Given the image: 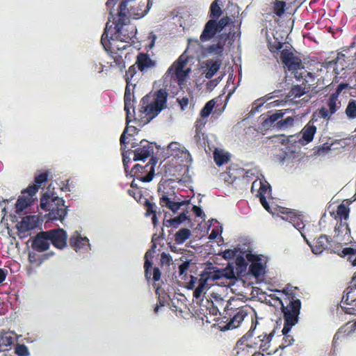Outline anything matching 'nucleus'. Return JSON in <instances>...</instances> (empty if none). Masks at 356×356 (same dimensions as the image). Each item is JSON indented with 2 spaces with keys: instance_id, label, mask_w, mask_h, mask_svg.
Segmentation results:
<instances>
[{
  "instance_id": "obj_1",
  "label": "nucleus",
  "mask_w": 356,
  "mask_h": 356,
  "mask_svg": "<svg viewBox=\"0 0 356 356\" xmlns=\"http://www.w3.org/2000/svg\"><path fill=\"white\" fill-rule=\"evenodd\" d=\"M168 94L163 90H159L154 94L144 96L140 102V108L138 116L135 117V97L134 92L129 86H126L124 102V109L126 112V124L131 122V118L138 122V125L143 127L148 124L165 107Z\"/></svg>"
},
{
  "instance_id": "obj_2",
  "label": "nucleus",
  "mask_w": 356,
  "mask_h": 356,
  "mask_svg": "<svg viewBox=\"0 0 356 356\" xmlns=\"http://www.w3.org/2000/svg\"><path fill=\"white\" fill-rule=\"evenodd\" d=\"M259 323L257 321V316H255V320L252 318V325L249 331L244 334L236 343V346L240 349H244L243 346L249 348H258L259 351L270 354L269 350L270 343L272 337L275 334V330H273L270 333L265 332L261 327H259L257 337L254 338V340L250 339L253 336V333L257 330V326Z\"/></svg>"
},
{
  "instance_id": "obj_3",
  "label": "nucleus",
  "mask_w": 356,
  "mask_h": 356,
  "mask_svg": "<svg viewBox=\"0 0 356 356\" xmlns=\"http://www.w3.org/2000/svg\"><path fill=\"white\" fill-rule=\"evenodd\" d=\"M149 9V0H122L118 10L117 29L123 31L122 25L124 18H141L147 13Z\"/></svg>"
},
{
  "instance_id": "obj_4",
  "label": "nucleus",
  "mask_w": 356,
  "mask_h": 356,
  "mask_svg": "<svg viewBox=\"0 0 356 356\" xmlns=\"http://www.w3.org/2000/svg\"><path fill=\"white\" fill-rule=\"evenodd\" d=\"M40 208L44 211H49L48 218L51 220H59L63 222L67 215V207L65 200L56 196L54 193L47 191L40 197Z\"/></svg>"
},
{
  "instance_id": "obj_5",
  "label": "nucleus",
  "mask_w": 356,
  "mask_h": 356,
  "mask_svg": "<svg viewBox=\"0 0 356 356\" xmlns=\"http://www.w3.org/2000/svg\"><path fill=\"white\" fill-rule=\"evenodd\" d=\"M286 293L289 301L286 306L282 303V312L284 314V325L282 330V334H288L291 327L295 325L298 321V315L301 307V302L299 299H295L292 293L288 292V287L283 290Z\"/></svg>"
},
{
  "instance_id": "obj_6",
  "label": "nucleus",
  "mask_w": 356,
  "mask_h": 356,
  "mask_svg": "<svg viewBox=\"0 0 356 356\" xmlns=\"http://www.w3.org/2000/svg\"><path fill=\"white\" fill-rule=\"evenodd\" d=\"M233 277V271L230 272V275H226L222 270L216 269V268L206 269L200 275L199 284L194 290L193 297L196 299L200 298L204 291L208 289L210 286L213 285L211 282L219 280L222 278H232Z\"/></svg>"
},
{
  "instance_id": "obj_7",
  "label": "nucleus",
  "mask_w": 356,
  "mask_h": 356,
  "mask_svg": "<svg viewBox=\"0 0 356 356\" xmlns=\"http://www.w3.org/2000/svg\"><path fill=\"white\" fill-rule=\"evenodd\" d=\"M186 65V60L180 56L168 68L165 74V80L169 81L170 83H177L179 86H181L191 71L189 68L184 70Z\"/></svg>"
},
{
  "instance_id": "obj_8",
  "label": "nucleus",
  "mask_w": 356,
  "mask_h": 356,
  "mask_svg": "<svg viewBox=\"0 0 356 356\" xmlns=\"http://www.w3.org/2000/svg\"><path fill=\"white\" fill-rule=\"evenodd\" d=\"M157 162L156 159L152 157L145 165L136 164L130 170L131 177L143 182H149L154 176V166Z\"/></svg>"
},
{
  "instance_id": "obj_9",
  "label": "nucleus",
  "mask_w": 356,
  "mask_h": 356,
  "mask_svg": "<svg viewBox=\"0 0 356 356\" xmlns=\"http://www.w3.org/2000/svg\"><path fill=\"white\" fill-rule=\"evenodd\" d=\"M156 248V245L153 243L152 248L145 254V277L148 282L152 280L156 282L160 280L161 275L159 268L158 267L152 268V262L149 260L154 257Z\"/></svg>"
},
{
  "instance_id": "obj_10",
  "label": "nucleus",
  "mask_w": 356,
  "mask_h": 356,
  "mask_svg": "<svg viewBox=\"0 0 356 356\" xmlns=\"http://www.w3.org/2000/svg\"><path fill=\"white\" fill-rule=\"evenodd\" d=\"M167 153L177 160V163L184 165V162L189 163L192 158L189 152L177 142H172L168 146Z\"/></svg>"
},
{
  "instance_id": "obj_11",
  "label": "nucleus",
  "mask_w": 356,
  "mask_h": 356,
  "mask_svg": "<svg viewBox=\"0 0 356 356\" xmlns=\"http://www.w3.org/2000/svg\"><path fill=\"white\" fill-rule=\"evenodd\" d=\"M51 172L49 170H38L35 173L33 184H29L26 188L23 189L21 193H29L31 195H35L42 185L48 181Z\"/></svg>"
},
{
  "instance_id": "obj_12",
  "label": "nucleus",
  "mask_w": 356,
  "mask_h": 356,
  "mask_svg": "<svg viewBox=\"0 0 356 356\" xmlns=\"http://www.w3.org/2000/svg\"><path fill=\"white\" fill-rule=\"evenodd\" d=\"M131 147H136L133 150L134 161H144L145 159L150 156L154 152L153 143H149L146 140H142L139 144L136 145L133 143Z\"/></svg>"
},
{
  "instance_id": "obj_13",
  "label": "nucleus",
  "mask_w": 356,
  "mask_h": 356,
  "mask_svg": "<svg viewBox=\"0 0 356 356\" xmlns=\"http://www.w3.org/2000/svg\"><path fill=\"white\" fill-rule=\"evenodd\" d=\"M280 58L289 71L304 70L300 58L294 56L293 53L289 50L283 49L281 51Z\"/></svg>"
},
{
  "instance_id": "obj_14",
  "label": "nucleus",
  "mask_w": 356,
  "mask_h": 356,
  "mask_svg": "<svg viewBox=\"0 0 356 356\" xmlns=\"http://www.w3.org/2000/svg\"><path fill=\"white\" fill-rule=\"evenodd\" d=\"M51 243L56 248L63 250L67 246V234L62 228L47 231Z\"/></svg>"
},
{
  "instance_id": "obj_15",
  "label": "nucleus",
  "mask_w": 356,
  "mask_h": 356,
  "mask_svg": "<svg viewBox=\"0 0 356 356\" xmlns=\"http://www.w3.org/2000/svg\"><path fill=\"white\" fill-rule=\"evenodd\" d=\"M245 258L248 261L251 262L249 266L250 274L255 277H258L263 274L265 266L261 262L260 255L249 252L246 254Z\"/></svg>"
},
{
  "instance_id": "obj_16",
  "label": "nucleus",
  "mask_w": 356,
  "mask_h": 356,
  "mask_svg": "<svg viewBox=\"0 0 356 356\" xmlns=\"http://www.w3.org/2000/svg\"><path fill=\"white\" fill-rule=\"evenodd\" d=\"M327 106L328 108L325 107H321L318 109V115L323 119H330V116L334 114L337 111L341 106V102L338 99V97H336L333 95H330L327 102Z\"/></svg>"
},
{
  "instance_id": "obj_17",
  "label": "nucleus",
  "mask_w": 356,
  "mask_h": 356,
  "mask_svg": "<svg viewBox=\"0 0 356 356\" xmlns=\"http://www.w3.org/2000/svg\"><path fill=\"white\" fill-rule=\"evenodd\" d=\"M129 18L123 19V24L122 25V28L123 31H120L116 27V20L114 22L115 27L114 29L115 31L116 38H119L121 41L123 42H129L132 40L136 34V29L132 25H127V20Z\"/></svg>"
},
{
  "instance_id": "obj_18",
  "label": "nucleus",
  "mask_w": 356,
  "mask_h": 356,
  "mask_svg": "<svg viewBox=\"0 0 356 356\" xmlns=\"http://www.w3.org/2000/svg\"><path fill=\"white\" fill-rule=\"evenodd\" d=\"M250 309V307L245 305L234 310L232 318L226 325L227 329L229 330L238 327L244 318L248 316Z\"/></svg>"
},
{
  "instance_id": "obj_19",
  "label": "nucleus",
  "mask_w": 356,
  "mask_h": 356,
  "mask_svg": "<svg viewBox=\"0 0 356 356\" xmlns=\"http://www.w3.org/2000/svg\"><path fill=\"white\" fill-rule=\"evenodd\" d=\"M32 248L42 252L49 250L50 241L47 231H42L36 234L32 242Z\"/></svg>"
},
{
  "instance_id": "obj_20",
  "label": "nucleus",
  "mask_w": 356,
  "mask_h": 356,
  "mask_svg": "<svg viewBox=\"0 0 356 356\" xmlns=\"http://www.w3.org/2000/svg\"><path fill=\"white\" fill-rule=\"evenodd\" d=\"M135 65H136L138 70L145 73L154 68L156 65V62L152 60L148 54L139 53L136 57Z\"/></svg>"
},
{
  "instance_id": "obj_21",
  "label": "nucleus",
  "mask_w": 356,
  "mask_h": 356,
  "mask_svg": "<svg viewBox=\"0 0 356 356\" xmlns=\"http://www.w3.org/2000/svg\"><path fill=\"white\" fill-rule=\"evenodd\" d=\"M174 195H166L163 193L159 197V204L161 207H166L173 213L177 212L180 207L185 204L184 201H176Z\"/></svg>"
},
{
  "instance_id": "obj_22",
  "label": "nucleus",
  "mask_w": 356,
  "mask_h": 356,
  "mask_svg": "<svg viewBox=\"0 0 356 356\" xmlns=\"http://www.w3.org/2000/svg\"><path fill=\"white\" fill-rule=\"evenodd\" d=\"M218 33L216 20L209 19L205 24L203 31L200 36V40L202 42H205L211 40Z\"/></svg>"
},
{
  "instance_id": "obj_23",
  "label": "nucleus",
  "mask_w": 356,
  "mask_h": 356,
  "mask_svg": "<svg viewBox=\"0 0 356 356\" xmlns=\"http://www.w3.org/2000/svg\"><path fill=\"white\" fill-rule=\"evenodd\" d=\"M305 241L311 247L313 253L316 254L322 253L325 249L327 248L328 244L330 243L328 237L325 234L321 235L314 242L313 245L309 243L307 238Z\"/></svg>"
},
{
  "instance_id": "obj_24",
  "label": "nucleus",
  "mask_w": 356,
  "mask_h": 356,
  "mask_svg": "<svg viewBox=\"0 0 356 356\" xmlns=\"http://www.w3.org/2000/svg\"><path fill=\"white\" fill-rule=\"evenodd\" d=\"M284 113L282 111H278L264 119L261 126L264 129H277V123L281 119Z\"/></svg>"
},
{
  "instance_id": "obj_25",
  "label": "nucleus",
  "mask_w": 356,
  "mask_h": 356,
  "mask_svg": "<svg viewBox=\"0 0 356 356\" xmlns=\"http://www.w3.org/2000/svg\"><path fill=\"white\" fill-rule=\"evenodd\" d=\"M35 195H31L29 193H22L15 203L16 213H19L29 207L31 206L34 202Z\"/></svg>"
},
{
  "instance_id": "obj_26",
  "label": "nucleus",
  "mask_w": 356,
  "mask_h": 356,
  "mask_svg": "<svg viewBox=\"0 0 356 356\" xmlns=\"http://www.w3.org/2000/svg\"><path fill=\"white\" fill-rule=\"evenodd\" d=\"M35 227L36 220L35 216H26L22 218V220L17 225V230L20 233H26L33 229Z\"/></svg>"
},
{
  "instance_id": "obj_27",
  "label": "nucleus",
  "mask_w": 356,
  "mask_h": 356,
  "mask_svg": "<svg viewBox=\"0 0 356 356\" xmlns=\"http://www.w3.org/2000/svg\"><path fill=\"white\" fill-rule=\"evenodd\" d=\"M286 219L289 220V222L293 225V226L300 231L302 236L304 238L305 240H306L307 233L305 231L306 226L303 223V221L300 219V218L297 216L293 213L289 212L286 214Z\"/></svg>"
},
{
  "instance_id": "obj_28",
  "label": "nucleus",
  "mask_w": 356,
  "mask_h": 356,
  "mask_svg": "<svg viewBox=\"0 0 356 356\" xmlns=\"http://www.w3.org/2000/svg\"><path fill=\"white\" fill-rule=\"evenodd\" d=\"M356 289V282L353 281L350 282V285L346 288L344 293L345 294L342 297L341 302L344 305L351 306V309H354L356 307V298L350 294Z\"/></svg>"
},
{
  "instance_id": "obj_29",
  "label": "nucleus",
  "mask_w": 356,
  "mask_h": 356,
  "mask_svg": "<svg viewBox=\"0 0 356 356\" xmlns=\"http://www.w3.org/2000/svg\"><path fill=\"white\" fill-rule=\"evenodd\" d=\"M88 238L81 237L78 232H75L70 238V245L76 251L83 248L85 245L88 244Z\"/></svg>"
},
{
  "instance_id": "obj_30",
  "label": "nucleus",
  "mask_w": 356,
  "mask_h": 356,
  "mask_svg": "<svg viewBox=\"0 0 356 356\" xmlns=\"http://www.w3.org/2000/svg\"><path fill=\"white\" fill-rule=\"evenodd\" d=\"M221 65V61L216 60H207L206 62V67L207 71L205 74V77L208 79H211L214 74L219 70Z\"/></svg>"
},
{
  "instance_id": "obj_31",
  "label": "nucleus",
  "mask_w": 356,
  "mask_h": 356,
  "mask_svg": "<svg viewBox=\"0 0 356 356\" xmlns=\"http://www.w3.org/2000/svg\"><path fill=\"white\" fill-rule=\"evenodd\" d=\"M316 132V126L307 124L302 130V139L305 141L306 143H309L312 141Z\"/></svg>"
},
{
  "instance_id": "obj_32",
  "label": "nucleus",
  "mask_w": 356,
  "mask_h": 356,
  "mask_svg": "<svg viewBox=\"0 0 356 356\" xmlns=\"http://www.w3.org/2000/svg\"><path fill=\"white\" fill-rule=\"evenodd\" d=\"M186 213L187 212H182L179 216L167 220L164 222V225L167 227H173L177 228L181 222L186 221L188 219Z\"/></svg>"
},
{
  "instance_id": "obj_33",
  "label": "nucleus",
  "mask_w": 356,
  "mask_h": 356,
  "mask_svg": "<svg viewBox=\"0 0 356 356\" xmlns=\"http://www.w3.org/2000/svg\"><path fill=\"white\" fill-rule=\"evenodd\" d=\"M343 256H348V260L352 264L353 266H356V248H346L342 250ZM356 279V272L355 273L351 283L353 282V280Z\"/></svg>"
},
{
  "instance_id": "obj_34",
  "label": "nucleus",
  "mask_w": 356,
  "mask_h": 356,
  "mask_svg": "<svg viewBox=\"0 0 356 356\" xmlns=\"http://www.w3.org/2000/svg\"><path fill=\"white\" fill-rule=\"evenodd\" d=\"M286 3L284 1L275 0L273 3L272 10L277 17H282L285 13Z\"/></svg>"
},
{
  "instance_id": "obj_35",
  "label": "nucleus",
  "mask_w": 356,
  "mask_h": 356,
  "mask_svg": "<svg viewBox=\"0 0 356 356\" xmlns=\"http://www.w3.org/2000/svg\"><path fill=\"white\" fill-rule=\"evenodd\" d=\"M220 0H215L210 6L209 17L210 19H218L222 14V10L218 5Z\"/></svg>"
},
{
  "instance_id": "obj_36",
  "label": "nucleus",
  "mask_w": 356,
  "mask_h": 356,
  "mask_svg": "<svg viewBox=\"0 0 356 356\" xmlns=\"http://www.w3.org/2000/svg\"><path fill=\"white\" fill-rule=\"evenodd\" d=\"M191 232L187 228L180 229L175 235V240L177 244L185 242L190 236Z\"/></svg>"
},
{
  "instance_id": "obj_37",
  "label": "nucleus",
  "mask_w": 356,
  "mask_h": 356,
  "mask_svg": "<svg viewBox=\"0 0 356 356\" xmlns=\"http://www.w3.org/2000/svg\"><path fill=\"white\" fill-rule=\"evenodd\" d=\"M111 57L113 60V63H111V66H116L120 69V71H122L125 67V62L121 55H120L118 52L111 51Z\"/></svg>"
},
{
  "instance_id": "obj_38",
  "label": "nucleus",
  "mask_w": 356,
  "mask_h": 356,
  "mask_svg": "<svg viewBox=\"0 0 356 356\" xmlns=\"http://www.w3.org/2000/svg\"><path fill=\"white\" fill-rule=\"evenodd\" d=\"M294 122V118L291 116H289L286 118L285 119H281L279 120V121L277 123V129L282 130V129H286L288 128H290L293 126Z\"/></svg>"
},
{
  "instance_id": "obj_39",
  "label": "nucleus",
  "mask_w": 356,
  "mask_h": 356,
  "mask_svg": "<svg viewBox=\"0 0 356 356\" xmlns=\"http://www.w3.org/2000/svg\"><path fill=\"white\" fill-rule=\"evenodd\" d=\"M334 229L335 232H337V235H346L350 233V229L348 227V223L346 222V220L343 221V220H340L339 222H337Z\"/></svg>"
},
{
  "instance_id": "obj_40",
  "label": "nucleus",
  "mask_w": 356,
  "mask_h": 356,
  "mask_svg": "<svg viewBox=\"0 0 356 356\" xmlns=\"http://www.w3.org/2000/svg\"><path fill=\"white\" fill-rule=\"evenodd\" d=\"M108 24L109 22H107L104 29V31L101 38V43L106 51H108V49L110 48L111 42L109 38L113 39V35L111 37L108 36Z\"/></svg>"
},
{
  "instance_id": "obj_41",
  "label": "nucleus",
  "mask_w": 356,
  "mask_h": 356,
  "mask_svg": "<svg viewBox=\"0 0 356 356\" xmlns=\"http://www.w3.org/2000/svg\"><path fill=\"white\" fill-rule=\"evenodd\" d=\"M215 105H216V102L214 99H211V100L209 101L208 102H207L206 104L204 105V106L200 111L201 117L203 118L208 117L211 114Z\"/></svg>"
},
{
  "instance_id": "obj_42",
  "label": "nucleus",
  "mask_w": 356,
  "mask_h": 356,
  "mask_svg": "<svg viewBox=\"0 0 356 356\" xmlns=\"http://www.w3.org/2000/svg\"><path fill=\"white\" fill-rule=\"evenodd\" d=\"M206 122L207 120H205L203 118H198L195 121V127L196 134L195 136V138L196 140H200L201 138L200 135H203V134L202 133V130L204 127Z\"/></svg>"
},
{
  "instance_id": "obj_43",
  "label": "nucleus",
  "mask_w": 356,
  "mask_h": 356,
  "mask_svg": "<svg viewBox=\"0 0 356 356\" xmlns=\"http://www.w3.org/2000/svg\"><path fill=\"white\" fill-rule=\"evenodd\" d=\"M305 94V88L302 86H293L289 93V97L293 98L300 97Z\"/></svg>"
},
{
  "instance_id": "obj_44",
  "label": "nucleus",
  "mask_w": 356,
  "mask_h": 356,
  "mask_svg": "<svg viewBox=\"0 0 356 356\" xmlns=\"http://www.w3.org/2000/svg\"><path fill=\"white\" fill-rule=\"evenodd\" d=\"M47 259H49V254H42L41 257H38L35 253H30L29 255V260L30 263L32 264H35L38 266L41 265L42 263Z\"/></svg>"
},
{
  "instance_id": "obj_45",
  "label": "nucleus",
  "mask_w": 356,
  "mask_h": 356,
  "mask_svg": "<svg viewBox=\"0 0 356 356\" xmlns=\"http://www.w3.org/2000/svg\"><path fill=\"white\" fill-rule=\"evenodd\" d=\"M349 208L343 204L338 206L337 209V216L340 218V220H346L349 216Z\"/></svg>"
},
{
  "instance_id": "obj_46",
  "label": "nucleus",
  "mask_w": 356,
  "mask_h": 356,
  "mask_svg": "<svg viewBox=\"0 0 356 356\" xmlns=\"http://www.w3.org/2000/svg\"><path fill=\"white\" fill-rule=\"evenodd\" d=\"M346 114L349 118H356V100L351 99L349 101L346 108Z\"/></svg>"
},
{
  "instance_id": "obj_47",
  "label": "nucleus",
  "mask_w": 356,
  "mask_h": 356,
  "mask_svg": "<svg viewBox=\"0 0 356 356\" xmlns=\"http://www.w3.org/2000/svg\"><path fill=\"white\" fill-rule=\"evenodd\" d=\"M14 343V338L9 332H3L1 334V346H9Z\"/></svg>"
},
{
  "instance_id": "obj_48",
  "label": "nucleus",
  "mask_w": 356,
  "mask_h": 356,
  "mask_svg": "<svg viewBox=\"0 0 356 356\" xmlns=\"http://www.w3.org/2000/svg\"><path fill=\"white\" fill-rule=\"evenodd\" d=\"M136 65H133L130 66L129 67L128 70L126 71V73L124 75V79H125L126 83H127L126 86H129V87H130V84H131V81L132 78L134 77V76L136 73Z\"/></svg>"
},
{
  "instance_id": "obj_49",
  "label": "nucleus",
  "mask_w": 356,
  "mask_h": 356,
  "mask_svg": "<svg viewBox=\"0 0 356 356\" xmlns=\"http://www.w3.org/2000/svg\"><path fill=\"white\" fill-rule=\"evenodd\" d=\"M268 49L272 53H278L283 47V43L275 39L273 42H269L268 44Z\"/></svg>"
},
{
  "instance_id": "obj_50",
  "label": "nucleus",
  "mask_w": 356,
  "mask_h": 356,
  "mask_svg": "<svg viewBox=\"0 0 356 356\" xmlns=\"http://www.w3.org/2000/svg\"><path fill=\"white\" fill-rule=\"evenodd\" d=\"M235 264L238 268L241 270H244L248 266V263L245 261L243 254H238L235 258Z\"/></svg>"
},
{
  "instance_id": "obj_51",
  "label": "nucleus",
  "mask_w": 356,
  "mask_h": 356,
  "mask_svg": "<svg viewBox=\"0 0 356 356\" xmlns=\"http://www.w3.org/2000/svg\"><path fill=\"white\" fill-rule=\"evenodd\" d=\"M131 154H133V150H131V149H129L127 151L123 152L122 154L123 165H124V170H125L126 173H128V172H129L128 164L131 161L129 155Z\"/></svg>"
},
{
  "instance_id": "obj_52",
  "label": "nucleus",
  "mask_w": 356,
  "mask_h": 356,
  "mask_svg": "<svg viewBox=\"0 0 356 356\" xmlns=\"http://www.w3.org/2000/svg\"><path fill=\"white\" fill-rule=\"evenodd\" d=\"M15 353L19 356H28L29 351L24 344H17L15 348Z\"/></svg>"
},
{
  "instance_id": "obj_53",
  "label": "nucleus",
  "mask_w": 356,
  "mask_h": 356,
  "mask_svg": "<svg viewBox=\"0 0 356 356\" xmlns=\"http://www.w3.org/2000/svg\"><path fill=\"white\" fill-rule=\"evenodd\" d=\"M238 248L227 249L222 252V257L225 259H232L237 256L236 254L238 252Z\"/></svg>"
},
{
  "instance_id": "obj_54",
  "label": "nucleus",
  "mask_w": 356,
  "mask_h": 356,
  "mask_svg": "<svg viewBox=\"0 0 356 356\" xmlns=\"http://www.w3.org/2000/svg\"><path fill=\"white\" fill-rule=\"evenodd\" d=\"M231 19L229 17H223L220 20H216L217 29L219 33L221 32L230 22Z\"/></svg>"
},
{
  "instance_id": "obj_55",
  "label": "nucleus",
  "mask_w": 356,
  "mask_h": 356,
  "mask_svg": "<svg viewBox=\"0 0 356 356\" xmlns=\"http://www.w3.org/2000/svg\"><path fill=\"white\" fill-rule=\"evenodd\" d=\"M190 266V261H184L179 266V275L182 279L186 276V272Z\"/></svg>"
},
{
  "instance_id": "obj_56",
  "label": "nucleus",
  "mask_w": 356,
  "mask_h": 356,
  "mask_svg": "<svg viewBox=\"0 0 356 356\" xmlns=\"http://www.w3.org/2000/svg\"><path fill=\"white\" fill-rule=\"evenodd\" d=\"M144 205L146 209V215L147 216H150V215L156 213L155 204L154 203H152L149 200L145 199Z\"/></svg>"
},
{
  "instance_id": "obj_57",
  "label": "nucleus",
  "mask_w": 356,
  "mask_h": 356,
  "mask_svg": "<svg viewBox=\"0 0 356 356\" xmlns=\"http://www.w3.org/2000/svg\"><path fill=\"white\" fill-rule=\"evenodd\" d=\"M129 129H131V132H134L136 129L135 127H128V124H127V127H125L120 138L121 149L124 150V148L123 147V145H125L127 144L125 134Z\"/></svg>"
},
{
  "instance_id": "obj_58",
  "label": "nucleus",
  "mask_w": 356,
  "mask_h": 356,
  "mask_svg": "<svg viewBox=\"0 0 356 356\" xmlns=\"http://www.w3.org/2000/svg\"><path fill=\"white\" fill-rule=\"evenodd\" d=\"M127 193L130 196L133 197L137 202L140 201L141 198L143 197L141 191L139 190L138 188L129 189Z\"/></svg>"
},
{
  "instance_id": "obj_59",
  "label": "nucleus",
  "mask_w": 356,
  "mask_h": 356,
  "mask_svg": "<svg viewBox=\"0 0 356 356\" xmlns=\"http://www.w3.org/2000/svg\"><path fill=\"white\" fill-rule=\"evenodd\" d=\"M207 50L209 53H218L220 54L223 51V44L220 42H218L216 44L210 45Z\"/></svg>"
},
{
  "instance_id": "obj_60",
  "label": "nucleus",
  "mask_w": 356,
  "mask_h": 356,
  "mask_svg": "<svg viewBox=\"0 0 356 356\" xmlns=\"http://www.w3.org/2000/svg\"><path fill=\"white\" fill-rule=\"evenodd\" d=\"M227 156L223 154H214V161L218 165H221L226 161H227Z\"/></svg>"
},
{
  "instance_id": "obj_61",
  "label": "nucleus",
  "mask_w": 356,
  "mask_h": 356,
  "mask_svg": "<svg viewBox=\"0 0 356 356\" xmlns=\"http://www.w3.org/2000/svg\"><path fill=\"white\" fill-rule=\"evenodd\" d=\"M199 280H200V278L198 279L196 277L191 275L190 280L188 282H186V287L188 289H195L197 288V286L195 287L196 284H197V285L199 284Z\"/></svg>"
},
{
  "instance_id": "obj_62",
  "label": "nucleus",
  "mask_w": 356,
  "mask_h": 356,
  "mask_svg": "<svg viewBox=\"0 0 356 356\" xmlns=\"http://www.w3.org/2000/svg\"><path fill=\"white\" fill-rule=\"evenodd\" d=\"M283 342L282 345L280 346V348H283L284 347H287L293 343L294 339L292 336L289 335L288 334H283Z\"/></svg>"
},
{
  "instance_id": "obj_63",
  "label": "nucleus",
  "mask_w": 356,
  "mask_h": 356,
  "mask_svg": "<svg viewBox=\"0 0 356 356\" xmlns=\"http://www.w3.org/2000/svg\"><path fill=\"white\" fill-rule=\"evenodd\" d=\"M172 257L169 254L162 252L161 254V264H165L170 266L172 263Z\"/></svg>"
},
{
  "instance_id": "obj_64",
  "label": "nucleus",
  "mask_w": 356,
  "mask_h": 356,
  "mask_svg": "<svg viewBox=\"0 0 356 356\" xmlns=\"http://www.w3.org/2000/svg\"><path fill=\"white\" fill-rule=\"evenodd\" d=\"M236 176H233L232 172H231V170L229 168L227 169V171L224 175V180L226 182H228L229 184H233L234 181L236 180Z\"/></svg>"
}]
</instances>
